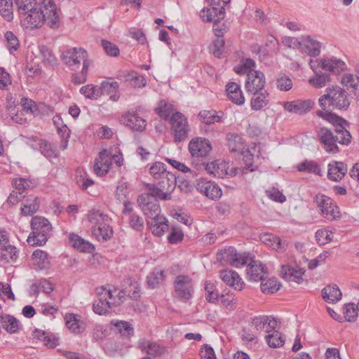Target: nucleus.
<instances>
[{
  "instance_id": "obj_33",
  "label": "nucleus",
  "mask_w": 359,
  "mask_h": 359,
  "mask_svg": "<svg viewBox=\"0 0 359 359\" xmlns=\"http://www.w3.org/2000/svg\"><path fill=\"white\" fill-rule=\"evenodd\" d=\"M317 114L324 120L332 123L336 126V128H338V129L347 130L346 126H348V122L334 114L327 111V109L324 111L319 110L317 111Z\"/></svg>"
},
{
  "instance_id": "obj_8",
  "label": "nucleus",
  "mask_w": 359,
  "mask_h": 359,
  "mask_svg": "<svg viewBox=\"0 0 359 359\" xmlns=\"http://www.w3.org/2000/svg\"><path fill=\"white\" fill-rule=\"evenodd\" d=\"M177 184V179L175 174L168 172L160 180L158 185L147 184L148 191H151V194L157 196L162 200H170L171 198L170 193L175 189Z\"/></svg>"
},
{
  "instance_id": "obj_61",
  "label": "nucleus",
  "mask_w": 359,
  "mask_h": 359,
  "mask_svg": "<svg viewBox=\"0 0 359 359\" xmlns=\"http://www.w3.org/2000/svg\"><path fill=\"white\" fill-rule=\"evenodd\" d=\"M345 319L348 322H354L356 320L358 312L353 304H346L344 307Z\"/></svg>"
},
{
  "instance_id": "obj_28",
  "label": "nucleus",
  "mask_w": 359,
  "mask_h": 359,
  "mask_svg": "<svg viewBox=\"0 0 359 359\" xmlns=\"http://www.w3.org/2000/svg\"><path fill=\"white\" fill-rule=\"evenodd\" d=\"M20 252L10 243L0 248V259L4 263H15L19 258Z\"/></svg>"
},
{
  "instance_id": "obj_40",
  "label": "nucleus",
  "mask_w": 359,
  "mask_h": 359,
  "mask_svg": "<svg viewBox=\"0 0 359 359\" xmlns=\"http://www.w3.org/2000/svg\"><path fill=\"white\" fill-rule=\"evenodd\" d=\"M87 219L93 226H97L102 224H103V223H106V222H111V219L107 215L96 209H91L88 211Z\"/></svg>"
},
{
  "instance_id": "obj_41",
  "label": "nucleus",
  "mask_w": 359,
  "mask_h": 359,
  "mask_svg": "<svg viewBox=\"0 0 359 359\" xmlns=\"http://www.w3.org/2000/svg\"><path fill=\"white\" fill-rule=\"evenodd\" d=\"M164 271L161 269H155L147 277L148 286L154 289L161 285L164 281Z\"/></svg>"
},
{
  "instance_id": "obj_7",
  "label": "nucleus",
  "mask_w": 359,
  "mask_h": 359,
  "mask_svg": "<svg viewBox=\"0 0 359 359\" xmlns=\"http://www.w3.org/2000/svg\"><path fill=\"white\" fill-rule=\"evenodd\" d=\"M313 203L320 215L327 220H337L341 217L339 208L330 197L318 194L313 198Z\"/></svg>"
},
{
  "instance_id": "obj_9",
  "label": "nucleus",
  "mask_w": 359,
  "mask_h": 359,
  "mask_svg": "<svg viewBox=\"0 0 359 359\" xmlns=\"http://www.w3.org/2000/svg\"><path fill=\"white\" fill-rule=\"evenodd\" d=\"M158 197L151 194V191L142 194L137 199L138 204L145 215L151 219L161 217V208L157 201Z\"/></svg>"
},
{
  "instance_id": "obj_44",
  "label": "nucleus",
  "mask_w": 359,
  "mask_h": 359,
  "mask_svg": "<svg viewBox=\"0 0 359 359\" xmlns=\"http://www.w3.org/2000/svg\"><path fill=\"white\" fill-rule=\"evenodd\" d=\"M80 93L86 97L91 100H97L101 96L100 86H94L93 84L82 86L80 89Z\"/></svg>"
},
{
  "instance_id": "obj_6",
  "label": "nucleus",
  "mask_w": 359,
  "mask_h": 359,
  "mask_svg": "<svg viewBox=\"0 0 359 359\" xmlns=\"http://www.w3.org/2000/svg\"><path fill=\"white\" fill-rule=\"evenodd\" d=\"M99 299L93 305V311L98 315H104L111 306L120 304L118 290L113 286L102 287L98 289Z\"/></svg>"
},
{
  "instance_id": "obj_57",
  "label": "nucleus",
  "mask_w": 359,
  "mask_h": 359,
  "mask_svg": "<svg viewBox=\"0 0 359 359\" xmlns=\"http://www.w3.org/2000/svg\"><path fill=\"white\" fill-rule=\"evenodd\" d=\"M4 36L6 41V47L9 51L11 52L17 50L20 46L17 36L10 31L6 32Z\"/></svg>"
},
{
  "instance_id": "obj_25",
  "label": "nucleus",
  "mask_w": 359,
  "mask_h": 359,
  "mask_svg": "<svg viewBox=\"0 0 359 359\" xmlns=\"http://www.w3.org/2000/svg\"><path fill=\"white\" fill-rule=\"evenodd\" d=\"M347 172L346 165L339 161L331 162L328 165L327 177L330 180L337 182L341 180Z\"/></svg>"
},
{
  "instance_id": "obj_1",
  "label": "nucleus",
  "mask_w": 359,
  "mask_h": 359,
  "mask_svg": "<svg viewBox=\"0 0 359 359\" xmlns=\"http://www.w3.org/2000/svg\"><path fill=\"white\" fill-rule=\"evenodd\" d=\"M21 23L27 29H37L46 22L50 28L60 25L59 10L53 0H15Z\"/></svg>"
},
{
  "instance_id": "obj_46",
  "label": "nucleus",
  "mask_w": 359,
  "mask_h": 359,
  "mask_svg": "<svg viewBox=\"0 0 359 359\" xmlns=\"http://www.w3.org/2000/svg\"><path fill=\"white\" fill-rule=\"evenodd\" d=\"M39 208V203L36 197H32L27 199L21 208V212L23 215H30L35 213Z\"/></svg>"
},
{
  "instance_id": "obj_20",
  "label": "nucleus",
  "mask_w": 359,
  "mask_h": 359,
  "mask_svg": "<svg viewBox=\"0 0 359 359\" xmlns=\"http://www.w3.org/2000/svg\"><path fill=\"white\" fill-rule=\"evenodd\" d=\"M65 321L67 327L74 334H81L86 330V323L79 315L67 313L65 316Z\"/></svg>"
},
{
  "instance_id": "obj_59",
  "label": "nucleus",
  "mask_w": 359,
  "mask_h": 359,
  "mask_svg": "<svg viewBox=\"0 0 359 359\" xmlns=\"http://www.w3.org/2000/svg\"><path fill=\"white\" fill-rule=\"evenodd\" d=\"M100 88L101 90V95L104 94L110 95L117 92L118 83L116 81L109 82L104 81L100 83Z\"/></svg>"
},
{
  "instance_id": "obj_26",
  "label": "nucleus",
  "mask_w": 359,
  "mask_h": 359,
  "mask_svg": "<svg viewBox=\"0 0 359 359\" xmlns=\"http://www.w3.org/2000/svg\"><path fill=\"white\" fill-rule=\"evenodd\" d=\"M252 97L250 100L252 109L259 111L265 107L269 103V94L263 89L259 91L252 92Z\"/></svg>"
},
{
  "instance_id": "obj_2",
  "label": "nucleus",
  "mask_w": 359,
  "mask_h": 359,
  "mask_svg": "<svg viewBox=\"0 0 359 359\" xmlns=\"http://www.w3.org/2000/svg\"><path fill=\"white\" fill-rule=\"evenodd\" d=\"M61 59L71 70L76 71L82 64L81 71L76 72L73 81L81 84L87 81L90 69L93 66V61L88 57V53L81 48H70L62 53Z\"/></svg>"
},
{
  "instance_id": "obj_47",
  "label": "nucleus",
  "mask_w": 359,
  "mask_h": 359,
  "mask_svg": "<svg viewBox=\"0 0 359 359\" xmlns=\"http://www.w3.org/2000/svg\"><path fill=\"white\" fill-rule=\"evenodd\" d=\"M111 323L118 329L121 335L129 337L133 334L134 329L130 323L123 320H112Z\"/></svg>"
},
{
  "instance_id": "obj_17",
  "label": "nucleus",
  "mask_w": 359,
  "mask_h": 359,
  "mask_svg": "<svg viewBox=\"0 0 359 359\" xmlns=\"http://www.w3.org/2000/svg\"><path fill=\"white\" fill-rule=\"evenodd\" d=\"M120 122L136 131H143L147 126L146 121L134 111H128L123 114Z\"/></svg>"
},
{
  "instance_id": "obj_45",
  "label": "nucleus",
  "mask_w": 359,
  "mask_h": 359,
  "mask_svg": "<svg viewBox=\"0 0 359 359\" xmlns=\"http://www.w3.org/2000/svg\"><path fill=\"white\" fill-rule=\"evenodd\" d=\"M265 338L268 345L273 348L283 346L285 341L282 333L278 331H273V333L266 334Z\"/></svg>"
},
{
  "instance_id": "obj_39",
  "label": "nucleus",
  "mask_w": 359,
  "mask_h": 359,
  "mask_svg": "<svg viewBox=\"0 0 359 359\" xmlns=\"http://www.w3.org/2000/svg\"><path fill=\"white\" fill-rule=\"evenodd\" d=\"M296 168L299 172H306L318 176L322 175L320 165L314 161L305 160L304 161L297 164Z\"/></svg>"
},
{
  "instance_id": "obj_48",
  "label": "nucleus",
  "mask_w": 359,
  "mask_h": 359,
  "mask_svg": "<svg viewBox=\"0 0 359 359\" xmlns=\"http://www.w3.org/2000/svg\"><path fill=\"white\" fill-rule=\"evenodd\" d=\"M0 15L8 22L13 20V2L11 0H0Z\"/></svg>"
},
{
  "instance_id": "obj_43",
  "label": "nucleus",
  "mask_w": 359,
  "mask_h": 359,
  "mask_svg": "<svg viewBox=\"0 0 359 359\" xmlns=\"http://www.w3.org/2000/svg\"><path fill=\"white\" fill-rule=\"evenodd\" d=\"M237 256V251L233 247H229L222 250L217 254V258L220 262L232 264L234 258Z\"/></svg>"
},
{
  "instance_id": "obj_56",
  "label": "nucleus",
  "mask_w": 359,
  "mask_h": 359,
  "mask_svg": "<svg viewBox=\"0 0 359 359\" xmlns=\"http://www.w3.org/2000/svg\"><path fill=\"white\" fill-rule=\"evenodd\" d=\"M252 262V257L249 253H238L237 256L234 258L231 266L234 267H241L245 265H249Z\"/></svg>"
},
{
  "instance_id": "obj_63",
  "label": "nucleus",
  "mask_w": 359,
  "mask_h": 359,
  "mask_svg": "<svg viewBox=\"0 0 359 359\" xmlns=\"http://www.w3.org/2000/svg\"><path fill=\"white\" fill-rule=\"evenodd\" d=\"M225 42L222 38H218L213 42L212 53L217 57L222 56L224 52Z\"/></svg>"
},
{
  "instance_id": "obj_13",
  "label": "nucleus",
  "mask_w": 359,
  "mask_h": 359,
  "mask_svg": "<svg viewBox=\"0 0 359 359\" xmlns=\"http://www.w3.org/2000/svg\"><path fill=\"white\" fill-rule=\"evenodd\" d=\"M205 170L215 177L223 178L226 175L234 176L238 173V168H233L229 171V163L223 161H215L207 163Z\"/></svg>"
},
{
  "instance_id": "obj_18",
  "label": "nucleus",
  "mask_w": 359,
  "mask_h": 359,
  "mask_svg": "<svg viewBox=\"0 0 359 359\" xmlns=\"http://www.w3.org/2000/svg\"><path fill=\"white\" fill-rule=\"evenodd\" d=\"M281 104L285 111L302 115L306 114L313 108L314 102L311 100H296L290 102H283Z\"/></svg>"
},
{
  "instance_id": "obj_3",
  "label": "nucleus",
  "mask_w": 359,
  "mask_h": 359,
  "mask_svg": "<svg viewBox=\"0 0 359 359\" xmlns=\"http://www.w3.org/2000/svg\"><path fill=\"white\" fill-rule=\"evenodd\" d=\"M319 104L323 109H346L350 105L347 92L335 86L326 89V93L319 98Z\"/></svg>"
},
{
  "instance_id": "obj_16",
  "label": "nucleus",
  "mask_w": 359,
  "mask_h": 359,
  "mask_svg": "<svg viewBox=\"0 0 359 359\" xmlns=\"http://www.w3.org/2000/svg\"><path fill=\"white\" fill-rule=\"evenodd\" d=\"M265 76L260 71L250 69L248 72L245 88L247 92L262 90L265 85Z\"/></svg>"
},
{
  "instance_id": "obj_64",
  "label": "nucleus",
  "mask_w": 359,
  "mask_h": 359,
  "mask_svg": "<svg viewBox=\"0 0 359 359\" xmlns=\"http://www.w3.org/2000/svg\"><path fill=\"white\" fill-rule=\"evenodd\" d=\"M201 359H216L214 349L208 344H204L200 351Z\"/></svg>"
},
{
  "instance_id": "obj_32",
  "label": "nucleus",
  "mask_w": 359,
  "mask_h": 359,
  "mask_svg": "<svg viewBox=\"0 0 359 359\" xmlns=\"http://www.w3.org/2000/svg\"><path fill=\"white\" fill-rule=\"evenodd\" d=\"M69 242L76 250L83 252H92L95 250L94 245L84 240L77 234L71 233L69 236Z\"/></svg>"
},
{
  "instance_id": "obj_34",
  "label": "nucleus",
  "mask_w": 359,
  "mask_h": 359,
  "mask_svg": "<svg viewBox=\"0 0 359 359\" xmlns=\"http://www.w3.org/2000/svg\"><path fill=\"white\" fill-rule=\"evenodd\" d=\"M32 259L35 268L40 270L46 269L50 266L48 253L41 250L38 249L34 250L32 253Z\"/></svg>"
},
{
  "instance_id": "obj_23",
  "label": "nucleus",
  "mask_w": 359,
  "mask_h": 359,
  "mask_svg": "<svg viewBox=\"0 0 359 359\" xmlns=\"http://www.w3.org/2000/svg\"><path fill=\"white\" fill-rule=\"evenodd\" d=\"M220 278L226 285L236 290H241L243 288L244 282L236 271L224 270L221 272Z\"/></svg>"
},
{
  "instance_id": "obj_12",
  "label": "nucleus",
  "mask_w": 359,
  "mask_h": 359,
  "mask_svg": "<svg viewBox=\"0 0 359 359\" xmlns=\"http://www.w3.org/2000/svg\"><path fill=\"white\" fill-rule=\"evenodd\" d=\"M171 130L174 134L175 141L181 142L184 140L189 133V124L187 118L184 114L176 111L170 117Z\"/></svg>"
},
{
  "instance_id": "obj_21",
  "label": "nucleus",
  "mask_w": 359,
  "mask_h": 359,
  "mask_svg": "<svg viewBox=\"0 0 359 359\" xmlns=\"http://www.w3.org/2000/svg\"><path fill=\"white\" fill-rule=\"evenodd\" d=\"M300 48L311 56H318L320 53L321 43L311 36H304L300 39Z\"/></svg>"
},
{
  "instance_id": "obj_49",
  "label": "nucleus",
  "mask_w": 359,
  "mask_h": 359,
  "mask_svg": "<svg viewBox=\"0 0 359 359\" xmlns=\"http://www.w3.org/2000/svg\"><path fill=\"white\" fill-rule=\"evenodd\" d=\"M76 182L83 189H86L94 184V182L88 177L87 172L82 169L76 170Z\"/></svg>"
},
{
  "instance_id": "obj_50",
  "label": "nucleus",
  "mask_w": 359,
  "mask_h": 359,
  "mask_svg": "<svg viewBox=\"0 0 359 359\" xmlns=\"http://www.w3.org/2000/svg\"><path fill=\"white\" fill-rule=\"evenodd\" d=\"M157 111L158 115L164 119H170L172 114L176 112L175 111L173 105L170 103H167L165 101H161L160 102Z\"/></svg>"
},
{
  "instance_id": "obj_14",
  "label": "nucleus",
  "mask_w": 359,
  "mask_h": 359,
  "mask_svg": "<svg viewBox=\"0 0 359 359\" xmlns=\"http://www.w3.org/2000/svg\"><path fill=\"white\" fill-rule=\"evenodd\" d=\"M196 189L211 200H218L222 196V189L217 184L203 178L198 180Z\"/></svg>"
},
{
  "instance_id": "obj_11",
  "label": "nucleus",
  "mask_w": 359,
  "mask_h": 359,
  "mask_svg": "<svg viewBox=\"0 0 359 359\" xmlns=\"http://www.w3.org/2000/svg\"><path fill=\"white\" fill-rule=\"evenodd\" d=\"M176 297L184 302H188L194 294V283L192 279L185 275H179L174 281Z\"/></svg>"
},
{
  "instance_id": "obj_30",
  "label": "nucleus",
  "mask_w": 359,
  "mask_h": 359,
  "mask_svg": "<svg viewBox=\"0 0 359 359\" xmlns=\"http://www.w3.org/2000/svg\"><path fill=\"white\" fill-rule=\"evenodd\" d=\"M280 273L283 278L286 280L299 283L302 280L304 271L301 268H294L290 266L283 265Z\"/></svg>"
},
{
  "instance_id": "obj_4",
  "label": "nucleus",
  "mask_w": 359,
  "mask_h": 359,
  "mask_svg": "<svg viewBox=\"0 0 359 359\" xmlns=\"http://www.w3.org/2000/svg\"><path fill=\"white\" fill-rule=\"evenodd\" d=\"M335 131L337 135H334L330 130L322 128L318 133L319 140L327 152H338L337 142L341 144H348L351 142V136L348 130L338 129L337 128Z\"/></svg>"
},
{
  "instance_id": "obj_62",
  "label": "nucleus",
  "mask_w": 359,
  "mask_h": 359,
  "mask_svg": "<svg viewBox=\"0 0 359 359\" xmlns=\"http://www.w3.org/2000/svg\"><path fill=\"white\" fill-rule=\"evenodd\" d=\"M255 62L250 58L245 59L243 61V65L241 67H236L235 68V71L238 74H247L248 72L250 69H254L253 68L255 67Z\"/></svg>"
},
{
  "instance_id": "obj_35",
  "label": "nucleus",
  "mask_w": 359,
  "mask_h": 359,
  "mask_svg": "<svg viewBox=\"0 0 359 359\" xmlns=\"http://www.w3.org/2000/svg\"><path fill=\"white\" fill-rule=\"evenodd\" d=\"M0 322L2 327L11 334L18 332L22 327L20 322L10 315L2 316Z\"/></svg>"
},
{
  "instance_id": "obj_5",
  "label": "nucleus",
  "mask_w": 359,
  "mask_h": 359,
  "mask_svg": "<svg viewBox=\"0 0 359 359\" xmlns=\"http://www.w3.org/2000/svg\"><path fill=\"white\" fill-rule=\"evenodd\" d=\"M32 233L27 239L29 245H43L50 238L52 233V226L49 221L42 217L36 216L31 220Z\"/></svg>"
},
{
  "instance_id": "obj_22",
  "label": "nucleus",
  "mask_w": 359,
  "mask_h": 359,
  "mask_svg": "<svg viewBox=\"0 0 359 359\" xmlns=\"http://www.w3.org/2000/svg\"><path fill=\"white\" fill-rule=\"evenodd\" d=\"M200 17L205 22L219 21L225 17V9L223 6L219 8H203L201 11Z\"/></svg>"
},
{
  "instance_id": "obj_15",
  "label": "nucleus",
  "mask_w": 359,
  "mask_h": 359,
  "mask_svg": "<svg viewBox=\"0 0 359 359\" xmlns=\"http://www.w3.org/2000/svg\"><path fill=\"white\" fill-rule=\"evenodd\" d=\"M112 165V154L103 149L95 159L93 170L97 176L107 175Z\"/></svg>"
},
{
  "instance_id": "obj_10",
  "label": "nucleus",
  "mask_w": 359,
  "mask_h": 359,
  "mask_svg": "<svg viewBox=\"0 0 359 359\" xmlns=\"http://www.w3.org/2000/svg\"><path fill=\"white\" fill-rule=\"evenodd\" d=\"M228 147L232 152H241L244 154L245 158V166L243 168V172H252L255 170V166L252 163V154L251 151H246L245 154L243 149L244 140L241 135L234 133H229L227 135Z\"/></svg>"
},
{
  "instance_id": "obj_27",
  "label": "nucleus",
  "mask_w": 359,
  "mask_h": 359,
  "mask_svg": "<svg viewBox=\"0 0 359 359\" xmlns=\"http://www.w3.org/2000/svg\"><path fill=\"white\" fill-rule=\"evenodd\" d=\"M346 64L341 60L330 57L322 60V69L334 74H340L346 69Z\"/></svg>"
},
{
  "instance_id": "obj_36",
  "label": "nucleus",
  "mask_w": 359,
  "mask_h": 359,
  "mask_svg": "<svg viewBox=\"0 0 359 359\" xmlns=\"http://www.w3.org/2000/svg\"><path fill=\"white\" fill-rule=\"evenodd\" d=\"M322 296L324 300L328 303H336L342 297V293L337 285H328L322 290Z\"/></svg>"
},
{
  "instance_id": "obj_53",
  "label": "nucleus",
  "mask_w": 359,
  "mask_h": 359,
  "mask_svg": "<svg viewBox=\"0 0 359 359\" xmlns=\"http://www.w3.org/2000/svg\"><path fill=\"white\" fill-rule=\"evenodd\" d=\"M150 174L155 180H161L166 174L165 165L161 162L154 163L149 169Z\"/></svg>"
},
{
  "instance_id": "obj_55",
  "label": "nucleus",
  "mask_w": 359,
  "mask_h": 359,
  "mask_svg": "<svg viewBox=\"0 0 359 359\" xmlns=\"http://www.w3.org/2000/svg\"><path fill=\"white\" fill-rule=\"evenodd\" d=\"M330 81V76L326 74H316V76L309 79V82L315 88L324 87Z\"/></svg>"
},
{
  "instance_id": "obj_58",
  "label": "nucleus",
  "mask_w": 359,
  "mask_h": 359,
  "mask_svg": "<svg viewBox=\"0 0 359 359\" xmlns=\"http://www.w3.org/2000/svg\"><path fill=\"white\" fill-rule=\"evenodd\" d=\"M205 290L206 292V299L210 302L215 303L217 301L219 297V293L215 288V285L214 283L211 282H205Z\"/></svg>"
},
{
  "instance_id": "obj_54",
  "label": "nucleus",
  "mask_w": 359,
  "mask_h": 359,
  "mask_svg": "<svg viewBox=\"0 0 359 359\" xmlns=\"http://www.w3.org/2000/svg\"><path fill=\"white\" fill-rule=\"evenodd\" d=\"M261 290L264 293H273L277 292L280 287V284L275 278H269L266 282H262Z\"/></svg>"
},
{
  "instance_id": "obj_37",
  "label": "nucleus",
  "mask_w": 359,
  "mask_h": 359,
  "mask_svg": "<svg viewBox=\"0 0 359 359\" xmlns=\"http://www.w3.org/2000/svg\"><path fill=\"white\" fill-rule=\"evenodd\" d=\"M140 348L151 355H161L164 349L162 346H159L155 342L150 341L145 339H141L138 343Z\"/></svg>"
},
{
  "instance_id": "obj_29",
  "label": "nucleus",
  "mask_w": 359,
  "mask_h": 359,
  "mask_svg": "<svg viewBox=\"0 0 359 359\" xmlns=\"http://www.w3.org/2000/svg\"><path fill=\"white\" fill-rule=\"evenodd\" d=\"M247 273L252 281L263 280L267 274L266 269L261 263L252 261L247 269Z\"/></svg>"
},
{
  "instance_id": "obj_42",
  "label": "nucleus",
  "mask_w": 359,
  "mask_h": 359,
  "mask_svg": "<svg viewBox=\"0 0 359 359\" xmlns=\"http://www.w3.org/2000/svg\"><path fill=\"white\" fill-rule=\"evenodd\" d=\"M198 117L202 122L208 125L219 123L222 119V116L217 115V112L212 110H203L199 112Z\"/></svg>"
},
{
  "instance_id": "obj_52",
  "label": "nucleus",
  "mask_w": 359,
  "mask_h": 359,
  "mask_svg": "<svg viewBox=\"0 0 359 359\" xmlns=\"http://www.w3.org/2000/svg\"><path fill=\"white\" fill-rule=\"evenodd\" d=\"M39 147L41 154L48 158H55L57 156L54 147L46 140L39 141Z\"/></svg>"
},
{
  "instance_id": "obj_38",
  "label": "nucleus",
  "mask_w": 359,
  "mask_h": 359,
  "mask_svg": "<svg viewBox=\"0 0 359 359\" xmlns=\"http://www.w3.org/2000/svg\"><path fill=\"white\" fill-rule=\"evenodd\" d=\"M168 220L164 216L151 219V230L157 236H163L168 230Z\"/></svg>"
},
{
  "instance_id": "obj_19",
  "label": "nucleus",
  "mask_w": 359,
  "mask_h": 359,
  "mask_svg": "<svg viewBox=\"0 0 359 359\" xmlns=\"http://www.w3.org/2000/svg\"><path fill=\"white\" fill-rule=\"evenodd\" d=\"M211 149L210 142L205 138L196 137L192 139L189 144V151L192 156H205Z\"/></svg>"
},
{
  "instance_id": "obj_60",
  "label": "nucleus",
  "mask_w": 359,
  "mask_h": 359,
  "mask_svg": "<svg viewBox=\"0 0 359 359\" xmlns=\"http://www.w3.org/2000/svg\"><path fill=\"white\" fill-rule=\"evenodd\" d=\"M293 86L292 79L287 76H281L276 79V87L281 91H288Z\"/></svg>"
},
{
  "instance_id": "obj_31",
  "label": "nucleus",
  "mask_w": 359,
  "mask_h": 359,
  "mask_svg": "<svg viewBox=\"0 0 359 359\" xmlns=\"http://www.w3.org/2000/svg\"><path fill=\"white\" fill-rule=\"evenodd\" d=\"M111 222H106L103 224L92 226L91 230L93 235L98 240L106 241L113 235L112 227L110 225Z\"/></svg>"
},
{
  "instance_id": "obj_24",
  "label": "nucleus",
  "mask_w": 359,
  "mask_h": 359,
  "mask_svg": "<svg viewBox=\"0 0 359 359\" xmlns=\"http://www.w3.org/2000/svg\"><path fill=\"white\" fill-rule=\"evenodd\" d=\"M227 96L232 102L238 105H242L245 103V99L241 88L238 84L235 82H230L226 86Z\"/></svg>"
},
{
  "instance_id": "obj_51",
  "label": "nucleus",
  "mask_w": 359,
  "mask_h": 359,
  "mask_svg": "<svg viewBox=\"0 0 359 359\" xmlns=\"http://www.w3.org/2000/svg\"><path fill=\"white\" fill-rule=\"evenodd\" d=\"M316 238L319 245H325L332 241L333 232L326 229H319L316 233Z\"/></svg>"
}]
</instances>
